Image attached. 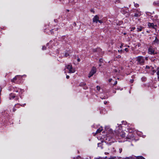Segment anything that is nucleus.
<instances>
[{"label": "nucleus", "instance_id": "13", "mask_svg": "<svg viewBox=\"0 0 159 159\" xmlns=\"http://www.w3.org/2000/svg\"><path fill=\"white\" fill-rule=\"evenodd\" d=\"M134 159H145L142 156H140L139 157H135Z\"/></svg>", "mask_w": 159, "mask_h": 159}, {"label": "nucleus", "instance_id": "24", "mask_svg": "<svg viewBox=\"0 0 159 159\" xmlns=\"http://www.w3.org/2000/svg\"><path fill=\"white\" fill-rule=\"evenodd\" d=\"M134 80H131L130 81V82L131 83H132L133 82Z\"/></svg>", "mask_w": 159, "mask_h": 159}, {"label": "nucleus", "instance_id": "32", "mask_svg": "<svg viewBox=\"0 0 159 159\" xmlns=\"http://www.w3.org/2000/svg\"><path fill=\"white\" fill-rule=\"evenodd\" d=\"M16 110V109H15V108H14L13 109V111L14 112Z\"/></svg>", "mask_w": 159, "mask_h": 159}, {"label": "nucleus", "instance_id": "5", "mask_svg": "<svg viewBox=\"0 0 159 159\" xmlns=\"http://www.w3.org/2000/svg\"><path fill=\"white\" fill-rule=\"evenodd\" d=\"M148 52L150 54H154L155 53H155L154 50L152 48H149Z\"/></svg>", "mask_w": 159, "mask_h": 159}, {"label": "nucleus", "instance_id": "30", "mask_svg": "<svg viewBox=\"0 0 159 159\" xmlns=\"http://www.w3.org/2000/svg\"><path fill=\"white\" fill-rule=\"evenodd\" d=\"M117 57L118 58H120L121 57V56L120 55H118Z\"/></svg>", "mask_w": 159, "mask_h": 159}, {"label": "nucleus", "instance_id": "37", "mask_svg": "<svg viewBox=\"0 0 159 159\" xmlns=\"http://www.w3.org/2000/svg\"><path fill=\"white\" fill-rule=\"evenodd\" d=\"M74 25L76 26V24L75 23H74Z\"/></svg>", "mask_w": 159, "mask_h": 159}, {"label": "nucleus", "instance_id": "26", "mask_svg": "<svg viewBox=\"0 0 159 159\" xmlns=\"http://www.w3.org/2000/svg\"><path fill=\"white\" fill-rule=\"evenodd\" d=\"M119 151H120V153H121V152H122V149L120 148V149H119Z\"/></svg>", "mask_w": 159, "mask_h": 159}, {"label": "nucleus", "instance_id": "7", "mask_svg": "<svg viewBox=\"0 0 159 159\" xmlns=\"http://www.w3.org/2000/svg\"><path fill=\"white\" fill-rule=\"evenodd\" d=\"M102 127H100L98 129L95 133V134H96L100 133L102 131Z\"/></svg>", "mask_w": 159, "mask_h": 159}, {"label": "nucleus", "instance_id": "12", "mask_svg": "<svg viewBox=\"0 0 159 159\" xmlns=\"http://www.w3.org/2000/svg\"><path fill=\"white\" fill-rule=\"evenodd\" d=\"M159 41L158 39L157 38V37H156L154 41V43L158 44L159 43Z\"/></svg>", "mask_w": 159, "mask_h": 159}, {"label": "nucleus", "instance_id": "1", "mask_svg": "<svg viewBox=\"0 0 159 159\" xmlns=\"http://www.w3.org/2000/svg\"><path fill=\"white\" fill-rule=\"evenodd\" d=\"M137 64L141 65L144 64L145 61L144 57L141 56H138L136 58Z\"/></svg>", "mask_w": 159, "mask_h": 159}, {"label": "nucleus", "instance_id": "21", "mask_svg": "<svg viewBox=\"0 0 159 159\" xmlns=\"http://www.w3.org/2000/svg\"><path fill=\"white\" fill-rule=\"evenodd\" d=\"M19 91V89L15 90L14 91L16 92H18Z\"/></svg>", "mask_w": 159, "mask_h": 159}, {"label": "nucleus", "instance_id": "3", "mask_svg": "<svg viewBox=\"0 0 159 159\" xmlns=\"http://www.w3.org/2000/svg\"><path fill=\"white\" fill-rule=\"evenodd\" d=\"M66 68L69 70L68 73H73L75 71V69L72 67L71 65H68L66 67Z\"/></svg>", "mask_w": 159, "mask_h": 159}, {"label": "nucleus", "instance_id": "38", "mask_svg": "<svg viewBox=\"0 0 159 159\" xmlns=\"http://www.w3.org/2000/svg\"><path fill=\"white\" fill-rule=\"evenodd\" d=\"M66 55V57H67V56H68V55H67V54H66V55Z\"/></svg>", "mask_w": 159, "mask_h": 159}, {"label": "nucleus", "instance_id": "6", "mask_svg": "<svg viewBox=\"0 0 159 159\" xmlns=\"http://www.w3.org/2000/svg\"><path fill=\"white\" fill-rule=\"evenodd\" d=\"M148 25L149 27L155 28L154 25L153 23H148Z\"/></svg>", "mask_w": 159, "mask_h": 159}, {"label": "nucleus", "instance_id": "42", "mask_svg": "<svg viewBox=\"0 0 159 159\" xmlns=\"http://www.w3.org/2000/svg\"><path fill=\"white\" fill-rule=\"evenodd\" d=\"M133 159H134V158Z\"/></svg>", "mask_w": 159, "mask_h": 159}, {"label": "nucleus", "instance_id": "18", "mask_svg": "<svg viewBox=\"0 0 159 159\" xmlns=\"http://www.w3.org/2000/svg\"><path fill=\"white\" fill-rule=\"evenodd\" d=\"M135 29V27H132L131 28V31H132Z\"/></svg>", "mask_w": 159, "mask_h": 159}, {"label": "nucleus", "instance_id": "31", "mask_svg": "<svg viewBox=\"0 0 159 159\" xmlns=\"http://www.w3.org/2000/svg\"><path fill=\"white\" fill-rule=\"evenodd\" d=\"M146 68L149 69V66H146Z\"/></svg>", "mask_w": 159, "mask_h": 159}, {"label": "nucleus", "instance_id": "36", "mask_svg": "<svg viewBox=\"0 0 159 159\" xmlns=\"http://www.w3.org/2000/svg\"><path fill=\"white\" fill-rule=\"evenodd\" d=\"M104 103L105 104H106L107 103V102H104Z\"/></svg>", "mask_w": 159, "mask_h": 159}, {"label": "nucleus", "instance_id": "29", "mask_svg": "<svg viewBox=\"0 0 159 159\" xmlns=\"http://www.w3.org/2000/svg\"><path fill=\"white\" fill-rule=\"evenodd\" d=\"M66 78L67 79H68L69 78V75H66Z\"/></svg>", "mask_w": 159, "mask_h": 159}, {"label": "nucleus", "instance_id": "11", "mask_svg": "<svg viewBox=\"0 0 159 159\" xmlns=\"http://www.w3.org/2000/svg\"><path fill=\"white\" fill-rule=\"evenodd\" d=\"M140 15V13L139 12H138L137 13H135L134 15V16L138 17Z\"/></svg>", "mask_w": 159, "mask_h": 159}, {"label": "nucleus", "instance_id": "20", "mask_svg": "<svg viewBox=\"0 0 159 159\" xmlns=\"http://www.w3.org/2000/svg\"><path fill=\"white\" fill-rule=\"evenodd\" d=\"M117 81H115L114 84H113V85H116L117 84Z\"/></svg>", "mask_w": 159, "mask_h": 159}, {"label": "nucleus", "instance_id": "14", "mask_svg": "<svg viewBox=\"0 0 159 159\" xmlns=\"http://www.w3.org/2000/svg\"><path fill=\"white\" fill-rule=\"evenodd\" d=\"M120 136L122 137H124L125 136V134L124 132H122L120 134Z\"/></svg>", "mask_w": 159, "mask_h": 159}, {"label": "nucleus", "instance_id": "41", "mask_svg": "<svg viewBox=\"0 0 159 159\" xmlns=\"http://www.w3.org/2000/svg\"><path fill=\"white\" fill-rule=\"evenodd\" d=\"M18 104H17V105ZM16 104H15V106H16Z\"/></svg>", "mask_w": 159, "mask_h": 159}, {"label": "nucleus", "instance_id": "16", "mask_svg": "<svg viewBox=\"0 0 159 159\" xmlns=\"http://www.w3.org/2000/svg\"><path fill=\"white\" fill-rule=\"evenodd\" d=\"M134 6L136 7H137L139 6V5L137 3H134Z\"/></svg>", "mask_w": 159, "mask_h": 159}, {"label": "nucleus", "instance_id": "39", "mask_svg": "<svg viewBox=\"0 0 159 159\" xmlns=\"http://www.w3.org/2000/svg\"><path fill=\"white\" fill-rule=\"evenodd\" d=\"M124 35H125V34H126V33H124Z\"/></svg>", "mask_w": 159, "mask_h": 159}, {"label": "nucleus", "instance_id": "9", "mask_svg": "<svg viewBox=\"0 0 159 159\" xmlns=\"http://www.w3.org/2000/svg\"><path fill=\"white\" fill-rule=\"evenodd\" d=\"M19 78V75H16L14 78L12 80H11V82H14V81L16 80L18 78Z\"/></svg>", "mask_w": 159, "mask_h": 159}, {"label": "nucleus", "instance_id": "22", "mask_svg": "<svg viewBox=\"0 0 159 159\" xmlns=\"http://www.w3.org/2000/svg\"><path fill=\"white\" fill-rule=\"evenodd\" d=\"M112 80V79H110L108 81L109 82H111V80Z\"/></svg>", "mask_w": 159, "mask_h": 159}, {"label": "nucleus", "instance_id": "25", "mask_svg": "<svg viewBox=\"0 0 159 159\" xmlns=\"http://www.w3.org/2000/svg\"><path fill=\"white\" fill-rule=\"evenodd\" d=\"M98 22H99L100 23H102V21L101 20H98Z\"/></svg>", "mask_w": 159, "mask_h": 159}, {"label": "nucleus", "instance_id": "4", "mask_svg": "<svg viewBox=\"0 0 159 159\" xmlns=\"http://www.w3.org/2000/svg\"><path fill=\"white\" fill-rule=\"evenodd\" d=\"M99 17L97 15H96L93 18V22L97 23L99 20Z\"/></svg>", "mask_w": 159, "mask_h": 159}, {"label": "nucleus", "instance_id": "33", "mask_svg": "<svg viewBox=\"0 0 159 159\" xmlns=\"http://www.w3.org/2000/svg\"><path fill=\"white\" fill-rule=\"evenodd\" d=\"M153 4H155V5H156V4H157V3H156V2H153Z\"/></svg>", "mask_w": 159, "mask_h": 159}, {"label": "nucleus", "instance_id": "2", "mask_svg": "<svg viewBox=\"0 0 159 159\" xmlns=\"http://www.w3.org/2000/svg\"><path fill=\"white\" fill-rule=\"evenodd\" d=\"M96 72V68L94 67H93L90 71V72L88 77L90 78Z\"/></svg>", "mask_w": 159, "mask_h": 159}, {"label": "nucleus", "instance_id": "34", "mask_svg": "<svg viewBox=\"0 0 159 159\" xmlns=\"http://www.w3.org/2000/svg\"><path fill=\"white\" fill-rule=\"evenodd\" d=\"M53 30H51V33L52 34V33H53Z\"/></svg>", "mask_w": 159, "mask_h": 159}, {"label": "nucleus", "instance_id": "28", "mask_svg": "<svg viewBox=\"0 0 159 159\" xmlns=\"http://www.w3.org/2000/svg\"><path fill=\"white\" fill-rule=\"evenodd\" d=\"M25 105V103L24 104H23L22 105H21V106L22 107H24Z\"/></svg>", "mask_w": 159, "mask_h": 159}, {"label": "nucleus", "instance_id": "35", "mask_svg": "<svg viewBox=\"0 0 159 159\" xmlns=\"http://www.w3.org/2000/svg\"><path fill=\"white\" fill-rule=\"evenodd\" d=\"M77 60H78V61H80V59L78 58V59Z\"/></svg>", "mask_w": 159, "mask_h": 159}, {"label": "nucleus", "instance_id": "19", "mask_svg": "<svg viewBox=\"0 0 159 159\" xmlns=\"http://www.w3.org/2000/svg\"><path fill=\"white\" fill-rule=\"evenodd\" d=\"M46 49V47L45 46H43L42 48V49L44 50Z\"/></svg>", "mask_w": 159, "mask_h": 159}, {"label": "nucleus", "instance_id": "27", "mask_svg": "<svg viewBox=\"0 0 159 159\" xmlns=\"http://www.w3.org/2000/svg\"><path fill=\"white\" fill-rule=\"evenodd\" d=\"M144 60L145 59L146 60H148V57H144Z\"/></svg>", "mask_w": 159, "mask_h": 159}, {"label": "nucleus", "instance_id": "40", "mask_svg": "<svg viewBox=\"0 0 159 159\" xmlns=\"http://www.w3.org/2000/svg\"><path fill=\"white\" fill-rule=\"evenodd\" d=\"M48 44V43L47 44V45Z\"/></svg>", "mask_w": 159, "mask_h": 159}, {"label": "nucleus", "instance_id": "10", "mask_svg": "<svg viewBox=\"0 0 159 159\" xmlns=\"http://www.w3.org/2000/svg\"><path fill=\"white\" fill-rule=\"evenodd\" d=\"M143 27L141 26H138L137 28V31H141L143 29Z\"/></svg>", "mask_w": 159, "mask_h": 159}, {"label": "nucleus", "instance_id": "15", "mask_svg": "<svg viewBox=\"0 0 159 159\" xmlns=\"http://www.w3.org/2000/svg\"><path fill=\"white\" fill-rule=\"evenodd\" d=\"M157 74L158 75V78L159 79V68L158 69V71L157 72Z\"/></svg>", "mask_w": 159, "mask_h": 159}, {"label": "nucleus", "instance_id": "23", "mask_svg": "<svg viewBox=\"0 0 159 159\" xmlns=\"http://www.w3.org/2000/svg\"><path fill=\"white\" fill-rule=\"evenodd\" d=\"M125 51L127 52L128 51V49L127 48H125Z\"/></svg>", "mask_w": 159, "mask_h": 159}, {"label": "nucleus", "instance_id": "8", "mask_svg": "<svg viewBox=\"0 0 159 159\" xmlns=\"http://www.w3.org/2000/svg\"><path fill=\"white\" fill-rule=\"evenodd\" d=\"M16 96V95L14 94L11 93L10 95L9 98L10 99L14 98Z\"/></svg>", "mask_w": 159, "mask_h": 159}, {"label": "nucleus", "instance_id": "17", "mask_svg": "<svg viewBox=\"0 0 159 159\" xmlns=\"http://www.w3.org/2000/svg\"><path fill=\"white\" fill-rule=\"evenodd\" d=\"M97 88V89L98 90V91H99L100 89V86H97L96 87Z\"/></svg>", "mask_w": 159, "mask_h": 159}]
</instances>
